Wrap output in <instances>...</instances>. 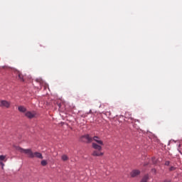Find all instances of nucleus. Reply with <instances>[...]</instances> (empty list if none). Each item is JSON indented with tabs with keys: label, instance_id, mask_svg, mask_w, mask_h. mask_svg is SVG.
<instances>
[{
	"label": "nucleus",
	"instance_id": "4be33fe9",
	"mask_svg": "<svg viewBox=\"0 0 182 182\" xmlns=\"http://www.w3.org/2000/svg\"><path fill=\"white\" fill-rule=\"evenodd\" d=\"M23 110H24V112H25L26 109H24Z\"/></svg>",
	"mask_w": 182,
	"mask_h": 182
},
{
	"label": "nucleus",
	"instance_id": "f8f14e48",
	"mask_svg": "<svg viewBox=\"0 0 182 182\" xmlns=\"http://www.w3.org/2000/svg\"><path fill=\"white\" fill-rule=\"evenodd\" d=\"M41 166H47L48 161H46V160H43V161H41Z\"/></svg>",
	"mask_w": 182,
	"mask_h": 182
},
{
	"label": "nucleus",
	"instance_id": "412c9836",
	"mask_svg": "<svg viewBox=\"0 0 182 182\" xmlns=\"http://www.w3.org/2000/svg\"><path fill=\"white\" fill-rule=\"evenodd\" d=\"M90 113H92V109L90 110Z\"/></svg>",
	"mask_w": 182,
	"mask_h": 182
},
{
	"label": "nucleus",
	"instance_id": "423d86ee",
	"mask_svg": "<svg viewBox=\"0 0 182 182\" xmlns=\"http://www.w3.org/2000/svg\"><path fill=\"white\" fill-rule=\"evenodd\" d=\"M36 114V113L31 112H28L26 113V116L28 119H33V117H35Z\"/></svg>",
	"mask_w": 182,
	"mask_h": 182
},
{
	"label": "nucleus",
	"instance_id": "f257e3e1",
	"mask_svg": "<svg viewBox=\"0 0 182 182\" xmlns=\"http://www.w3.org/2000/svg\"><path fill=\"white\" fill-rule=\"evenodd\" d=\"M80 141L83 143H92V141H93V138L90 137L89 134H86L81 136Z\"/></svg>",
	"mask_w": 182,
	"mask_h": 182
},
{
	"label": "nucleus",
	"instance_id": "6e6552de",
	"mask_svg": "<svg viewBox=\"0 0 182 182\" xmlns=\"http://www.w3.org/2000/svg\"><path fill=\"white\" fill-rule=\"evenodd\" d=\"M92 147L95 150H99V151H102V146L96 143H92Z\"/></svg>",
	"mask_w": 182,
	"mask_h": 182
},
{
	"label": "nucleus",
	"instance_id": "6ab92c4d",
	"mask_svg": "<svg viewBox=\"0 0 182 182\" xmlns=\"http://www.w3.org/2000/svg\"><path fill=\"white\" fill-rule=\"evenodd\" d=\"M164 182H171V181L166 179V180L164 181Z\"/></svg>",
	"mask_w": 182,
	"mask_h": 182
},
{
	"label": "nucleus",
	"instance_id": "9d476101",
	"mask_svg": "<svg viewBox=\"0 0 182 182\" xmlns=\"http://www.w3.org/2000/svg\"><path fill=\"white\" fill-rule=\"evenodd\" d=\"M61 159L63 160V161H68V160H69V157L67 156V155L64 154L61 156Z\"/></svg>",
	"mask_w": 182,
	"mask_h": 182
},
{
	"label": "nucleus",
	"instance_id": "f3484780",
	"mask_svg": "<svg viewBox=\"0 0 182 182\" xmlns=\"http://www.w3.org/2000/svg\"><path fill=\"white\" fill-rule=\"evenodd\" d=\"M174 170H176V167H174V166H171V167L169 168V171H174Z\"/></svg>",
	"mask_w": 182,
	"mask_h": 182
},
{
	"label": "nucleus",
	"instance_id": "1a4fd4ad",
	"mask_svg": "<svg viewBox=\"0 0 182 182\" xmlns=\"http://www.w3.org/2000/svg\"><path fill=\"white\" fill-rule=\"evenodd\" d=\"M92 156H95L97 157H100V156H103V153L100 151H94L92 153Z\"/></svg>",
	"mask_w": 182,
	"mask_h": 182
},
{
	"label": "nucleus",
	"instance_id": "2eb2a0df",
	"mask_svg": "<svg viewBox=\"0 0 182 182\" xmlns=\"http://www.w3.org/2000/svg\"><path fill=\"white\" fill-rule=\"evenodd\" d=\"M18 109L21 113H23V107L19 106V107H18Z\"/></svg>",
	"mask_w": 182,
	"mask_h": 182
},
{
	"label": "nucleus",
	"instance_id": "f03ea898",
	"mask_svg": "<svg viewBox=\"0 0 182 182\" xmlns=\"http://www.w3.org/2000/svg\"><path fill=\"white\" fill-rule=\"evenodd\" d=\"M0 107H6V109H9V107H11V102L6 100H0Z\"/></svg>",
	"mask_w": 182,
	"mask_h": 182
},
{
	"label": "nucleus",
	"instance_id": "0eeeda50",
	"mask_svg": "<svg viewBox=\"0 0 182 182\" xmlns=\"http://www.w3.org/2000/svg\"><path fill=\"white\" fill-rule=\"evenodd\" d=\"M140 174V171L139 170H134L131 172V177H137Z\"/></svg>",
	"mask_w": 182,
	"mask_h": 182
},
{
	"label": "nucleus",
	"instance_id": "a211bd4d",
	"mask_svg": "<svg viewBox=\"0 0 182 182\" xmlns=\"http://www.w3.org/2000/svg\"><path fill=\"white\" fill-rule=\"evenodd\" d=\"M165 166H170V161H166L165 162Z\"/></svg>",
	"mask_w": 182,
	"mask_h": 182
},
{
	"label": "nucleus",
	"instance_id": "ddd939ff",
	"mask_svg": "<svg viewBox=\"0 0 182 182\" xmlns=\"http://www.w3.org/2000/svg\"><path fill=\"white\" fill-rule=\"evenodd\" d=\"M5 159H6V156L0 155V161H5Z\"/></svg>",
	"mask_w": 182,
	"mask_h": 182
},
{
	"label": "nucleus",
	"instance_id": "dca6fc26",
	"mask_svg": "<svg viewBox=\"0 0 182 182\" xmlns=\"http://www.w3.org/2000/svg\"><path fill=\"white\" fill-rule=\"evenodd\" d=\"M152 163H153L154 164H156V163H157V159H156L155 157L152 158Z\"/></svg>",
	"mask_w": 182,
	"mask_h": 182
},
{
	"label": "nucleus",
	"instance_id": "7ed1b4c3",
	"mask_svg": "<svg viewBox=\"0 0 182 182\" xmlns=\"http://www.w3.org/2000/svg\"><path fill=\"white\" fill-rule=\"evenodd\" d=\"M35 157L36 159H40V160H42L43 159V156L42 155V154H41V152H33L31 159H33Z\"/></svg>",
	"mask_w": 182,
	"mask_h": 182
},
{
	"label": "nucleus",
	"instance_id": "9b49d317",
	"mask_svg": "<svg viewBox=\"0 0 182 182\" xmlns=\"http://www.w3.org/2000/svg\"><path fill=\"white\" fill-rule=\"evenodd\" d=\"M16 150H17V151H20V153H23V149L22 148H21V146H14Z\"/></svg>",
	"mask_w": 182,
	"mask_h": 182
},
{
	"label": "nucleus",
	"instance_id": "aec40b11",
	"mask_svg": "<svg viewBox=\"0 0 182 182\" xmlns=\"http://www.w3.org/2000/svg\"><path fill=\"white\" fill-rule=\"evenodd\" d=\"M0 166H4V162H1V161H0Z\"/></svg>",
	"mask_w": 182,
	"mask_h": 182
},
{
	"label": "nucleus",
	"instance_id": "20e7f679",
	"mask_svg": "<svg viewBox=\"0 0 182 182\" xmlns=\"http://www.w3.org/2000/svg\"><path fill=\"white\" fill-rule=\"evenodd\" d=\"M23 153L25 154H27V156L28 157H30V159H32V156L33 154V152H32V150L27 149H23Z\"/></svg>",
	"mask_w": 182,
	"mask_h": 182
},
{
	"label": "nucleus",
	"instance_id": "4468645a",
	"mask_svg": "<svg viewBox=\"0 0 182 182\" xmlns=\"http://www.w3.org/2000/svg\"><path fill=\"white\" fill-rule=\"evenodd\" d=\"M18 79H20V80H21L22 82L23 81V75H22V74H21V73H18Z\"/></svg>",
	"mask_w": 182,
	"mask_h": 182
},
{
	"label": "nucleus",
	"instance_id": "39448f33",
	"mask_svg": "<svg viewBox=\"0 0 182 182\" xmlns=\"http://www.w3.org/2000/svg\"><path fill=\"white\" fill-rule=\"evenodd\" d=\"M96 141V143H97V144H100V146H103V141L100 140V138H99L98 136H94L92 138V141Z\"/></svg>",
	"mask_w": 182,
	"mask_h": 182
}]
</instances>
